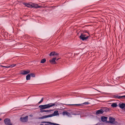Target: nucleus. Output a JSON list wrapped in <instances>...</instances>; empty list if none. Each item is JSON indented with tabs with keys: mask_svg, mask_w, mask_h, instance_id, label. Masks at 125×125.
I'll list each match as a JSON object with an SVG mask.
<instances>
[{
	"mask_svg": "<svg viewBox=\"0 0 125 125\" xmlns=\"http://www.w3.org/2000/svg\"><path fill=\"white\" fill-rule=\"evenodd\" d=\"M30 72V71L29 70L27 71L22 70L21 71L20 73L23 75H25L29 73Z\"/></svg>",
	"mask_w": 125,
	"mask_h": 125,
	"instance_id": "obj_9",
	"label": "nucleus"
},
{
	"mask_svg": "<svg viewBox=\"0 0 125 125\" xmlns=\"http://www.w3.org/2000/svg\"><path fill=\"white\" fill-rule=\"evenodd\" d=\"M119 106L122 109H125V104L124 103H120L119 104Z\"/></svg>",
	"mask_w": 125,
	"mask_h": 125,
	"instance_id": "obj_12",
	"label": "nucleus"
},
{
	"mask_svg": "<svg viewBox=\"0 0 125 125\" xmlns=\"http://www.w3.org/2000/svg\"><path fill=\"white\" fill-rule=\"evenodd\" d=\"M104 112L103 110L101 109L97 111L96 114V115L102 114Z\"/></svg>",
	"mask_w": 125,
	"mask_h": 125,
	"instance_id": "obj_14",
	"label": "nucleus"
},
{
	"mask_svg": "<svg viewBox=\"0 0 125 125\" xmlns=\"http://www.w3.org/2000/svg\"><path fill=\"white\" fill-rule=\"evenodd\" d=\"M43 98H42L41 101L38 103H40L42 102L43 100Z\"/></svg>",
	"mask_w": 125,
	"mask_h": 125,
	"instance_id": "obj_24",
	"label": "nucleus"
},
{
	"mask_svg": "<svg viewBox=\"0 0 125 125\" xmlns=\"http://www.w3.org/2000/svg\"><path fill=\"white\" fill-rule=\"evenodd\" d=\"M40 125H43V124H41Z\"/></svg>",
	"mask_w": 125,
	"mask_h": 125,
	"instance_id": "obj_29",
	"label": "nucleus"
},
{
	"mask_svg": "<svg viewBox=\"0 0 125 125\" xmlns=\"http://www.w3.org/2000/svg\"><path fill=\"white\" fill-rule=\"evenodd\" d=\"M89 104V103L88 102H85L84 103H83L81 104H70V105H74L75 106H78L80 105H82L83 104H84L85 105H86L88 104Z\"/></svg>",
	"mask_w": 125,
	"mask_h": 125,
	"instance_id": "obj_11",
	"label": "nucleus"
},
{
	"mask_svg": "<svg viewBox=\"0 0 125 125\" xmlns=\"http://www.w3.org/2000/svg\"><path fill=\"white\" fill-rule=\"evenodd\" d=\"M30 79V75L28 74L26 76V79L27 80H29Z\"/></svg>",
	"mask_w": 125,
	"mask_h": 125,
	"instance_id": "obj_18",
	"label": "nucleus"
},
{
	"mask_svg": "<svg viewBox=\"0 0 125 125\" xmlns=\"http://www.w3.org/2000/svg\"><path fill=\"white\" fill-rule=\"evenodd\" d=\"M88 37V36H86L84 33H82L80 36V38L82 40L84 41L87 40Z\"/></svg>",
	"mask_w": 125,
	"mask_h": 125,
	"instance_id": "obj_4",
	"label": "nucleus"
},
{
	"mask_svg": "<svg viewBox=\"0 0 125 125\" xmlns=\"http://www.w3.org/2000/svg\"><path fill=\"white\" fill-rule=\"evenodd\" d=\"M1 120V118H0V120Z\"/></svg>",
	"mask_w": 125,
	"mask_h": 125,
	"instance_id": "obj_30",
	"label": "nucleus"
},
{
	"mask_svg": "<svg viewBox=\"0 0 125 125\" xmlns=\"http://www.w3.org/2000/svg\"><path fill=\"white\" fill-rule=\"evenodd\" d=\"M31 117H32L33 116V115H29Z\"/></svg>",
	"mask_w": 125,
	"mask_h": 125,
	"instance_id": "obj_27",
	"label": "nucleus"
},
{
	"mask_svg": "<svg viewBox=\"0 0 125 125\" xmlns=\"http://www.w3.org/2000/svg\"><path fill=\"white\" fill-rule=\"evenodd\" d=\"M30 75L31 77H34L35 76V74L34 73H31Z\"/></svg>",
	"mask_w": 125,
	"mask_h": 125,
	"instance_id": "obj_22",
	"label": "nucleus"
},
{
	"mask_svg": "<svg viewBox=\"0 0 125 125\" xmlns=\"http://www.w3.org/2000/svg\"><path fill=\"white\" fill-rule=\"evenodd\" d=\"M116 98L118 99H125V95H123L121 96H117Z\"/></svg>",
	"mask_w": 125,
	"mask_h": 125,
	"instance_id": "obj_16",
	"label": "nucleus"
},
{
	"mask_svg": "<svg viewBox=\"0 0 125 125\" xmlns=\"http://www.w3.org/2000/svg\"><path fill=\"white\" fill-rule=\"evenodd\" d=\"M56 61H57L59 59V58H58V59H56Z\"/></svg>",
	"mask_w": 125,
	"mask_h": 125,
	"instance_id": "obj_28",
	"label": "nucleus"
},
{
	"mask_svg": "<svg viewBox=\"0 0 125 125\" xmlns=\"http://www.w3.org/2000/svg\"><path fill=\"white\" fill-rule=\"evenodd\" d=\"M56 57L53 58L52 60H49V62L52 64H56V62H55Z\"/></svg>",
	"mask_w": 125,
	"mask_h": 125,
	"instance_id": "obj_7",
	"label": "nucleus"
},
{
	"mask_svg": "<svg viewBox=\"0 0 125 125\" xmlns=\"http://www.w3.org/2000/svg\"><path fill=\"white\" fill-rule=\"evenodd\" d=\"M5 124L7 125H11L10 120L8 119H6L4 121Z\"/></svg>",
	"mask_w": 125,
	"mask_h": 125,
	"instance_id": "obj_8",
	"label": "nucleus"
},
{
	"mask_svg": "<svg viewBox=\"0 0 125 125\" xmlns=\"http://www.w3.org/2000/svg\"><path fill=\"white\" fill-rule=\"evenodd\" d=\"M107 119V117L104 116H103L101 117V120L103 122H105L106 121Z\"/></svg>",
	"mask_w": 125,
	"mask_h": 125,
	"instance_id": "obj_15",
	"label": "nucleus"
},
{
	"mask_svg": "<svg viewBox=\"0 0 125 125\" xmlns=\"http://www.w3.org/2000/svg\"><path fill=\"white\" fill-rule=\"evenodd\" d=\"M111 106L113 107H115L117 106V104L116 103H114L111 104Z\"/></svg>",
	"mask_w": 125,
	"mask_h": 125,
	"instance_id": "obj_17",
	"label": "nucleus"
},
{
	"mask_svg": "<svg viewBox=\"0 0 125 125\" xmlns=\"http://www.w3.org/2000/svg\"><path fill=\"white\" fill-rule=\"evenodd\" d=\"M28 116H26L23 117H21L20 118V121L22 122H27L28 120Z\"/></svg>",
	"mask_w": 125,
	"mask_h": 125,
	"instance_id": "obj_5",
	"label": "nucleus"
},
{
	"mask_svg": "<svg viewBox=\"0 0 125 125\" xmlns=\"http://www.w3.org/2000/svg\"><path fill=\"white\" fill-rule=\"evenodd\" d=\"M43 109H42L41 108H40V112H41L42 113V112H44V110H43Z\"/></svg>",
	"mask_w": 125,
	"mask_h": 125,
	"instance_id": "obj_25",
	"label": "nucleus"
},
{
	"mask_svg": "<svg viewBox=\"0 0 125 125\" xmlns=\"http://www.w3.org/2000/svg\"><path fill=\"white\" fill-rule=\"evenodd\" d=\"M52 111V110H44V111L45 112H50Z\"/></svg>",
	"mask_w": 125,
	"mask_h": 125,
	"instance_id": "obj_23",
	"label": "nucleus"
},
{
	"mask_svg": "<svg viewBox=\"0 0 125 125\" xmlns=\"http://www.w3.org/2000/svg\"><path fill=\"white\" fill-rule=\"evenodd\" d=\"M58 54L56 53V52H51L49 54V56H57L58 55Z\"/></svg>",
	"mask_w": 125,
	"mask_h": 125,
	"instance_id": "obj_13",
	"label": "nucleus"
},
{
	"mask_svg": "<svg viewBox=\"0 0 125 125\" xmlns=\"http://www.w3.org/2000/svg\"><path fill=\"white\" fill-rule=\"evenodd\" d=\"M57 106L54 103H50L44 105H40L39 106V108L42 109H45L46 108H49L50 107Z\"/></svg>",
	"mask_w": 125,
	"mask_h": 125,
	"instance_id": "obj_1",
	"label": "nucleus"
},
{
	"mask_svg": "<svg viewBox=\"0 0 125 125\" xmlns=\"http://www.w3.org/2000/svg\"><path fill=\"white\" fill-rule=\"evenodd\" d=\"M16 65V64H13L11 65L10 66H9L10 67V68H12L15 66Z\"/></svg>",
	"mask_w": 125,
	"mask_h": 125,
	"instance_id": "obj_21",
	"label": "nucleus"
},
{
	"mask_svg": "<svg viewBox=\"0 0 125 125\" xmlns=\"http://www.w3.org/2000/svg\"><path fill=\"white\" fill-rule=\"evenodd\" d=\"M2 67H4L6 68H10V66H2Z\"/></svg>",
	"mask_w": 125,
	"mask_h": 125,
	"instance_id": "obj_26",
	"label": "nucleus"
},
{
	"mask_svg": "<svg viewBox=\"0 0 125 125\" xmlns=\"http://www.w3.org/2000/svg\"><path fill=\"white\" fill-rule=\"evenodd\" d=\"M59 114L57 111H55L52 114L49 115H44L40 117L39 118L40 119H43L47 117H51L54 116L59 115Z\"/></svg>",
	"mask_w": 125,
	"mask_h": 125,
	"instance_id": "obj_3",
	"label": "nucleus"
},
{
	"mask_svg": "<svg viewBox=\"0 0 125 125\" xmlns=\"http://www.w3.org/2000/svg\"><path fill=\"white\" fill-rule=\"evenodd\" d=\"M46 61V60L45 59H43L41 60V63H44Z\"/></svg>",
	"mask_w": 125,
	"mask_h": 125,
	"instance_id": "obj_19",
	"label": "nucleus"
},
{
	"mask_svg": "<svg viewBox=\"0 0 125 125\" xmlns=\"http://www.w3.org/2000/svg\"><path fill=\"white\" fill-rule=\"evenodd\" d=\"M62 114L64 115H66L69 117H71V114L66 111L63 112L62 113Z\"/></svg>",
	"mask_w": 125,
	"mask_h": 125,
	"instance_id": "obj_10",
	"label": "nucleus"
},
{
	"mask_svg": "<svg viewBox=\"0 0 125 125\" xmlns=\"http://www.w3.org/2000/svg\"><path fill=\"white\" fill-rule=\"evenodd\" d=\"M49 122H43L42 123H46L45 125H51L49 124H50L49 123Z\"/></svg>",
	"mask_w": 125,
	"mask_h": 125,
	"instance_id": "obj_20",
	"label": "nucleus"
},
{
	"mask_svg": "<svg viewBox=\"0 0 125 125\" xmlns=\"http://www.w3.org/2000/svg\"><path fill=\"white\" fill-rule=\"evenodd\" d=\"M23 4L27 7L30 8H37L41 7L40 6L38 5L37 4H33L31 3H24Z\"/></svg>",
	"mask_w": 125,
	"mask_h": 125,
	"instance_id": "obj_2",
	"label": "nucleus"
},
{
	"mask_svg": "<svg viewBox=\"0 0 125 125\" xmlns=\"http://www.w3.org/2000/svg\"><path fill=\"white\" fill-rule=\"evenodd\" d=\"M109 121H108V123H110L112 124H114L115 123V118L112 117H110L109 118Z\"/></svg>",
	"mask_w": 125,
	"mask_h": 125,
	"instance_id": "obj_6",
	"label": "nucleus"
}]
</instances>
